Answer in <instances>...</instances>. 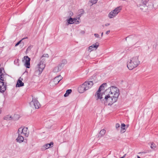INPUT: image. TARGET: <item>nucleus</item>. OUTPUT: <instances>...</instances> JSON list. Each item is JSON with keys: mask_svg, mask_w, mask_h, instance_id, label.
I'll list each match as a JSON object with an SVG mask.
<instances>
[{"mask_svg": "<svg viewBox=\"0 0 158 158\" xmlns=\"http://www.w3.org/2000/svg\"><path fill=\"white\" fill-rule=\"evenodd\" d=\"M138 56H135L129 60L127 63V67L130 70L136 67L140 64Z\"/></svg>", "mask_w": 158, "mask_h": 158, "instance_id": "obj_1", "label": "nucleus"}, {"mask_svg": "<svg viewBox=\"0 0 158 158\" xmlns=\"http://www.w3.org/2000/svg\"><path fill=\"white\" fill-rule=\"evenodd\" d=\"M44 57L48 58L49 57L48 55V54H44L40 58V63L38 64L37 69L36 70V72H38L39 74H41L45 67L44 61L45 59L44 58Z\"/></svg>", "mask_w": 158, "mask_h": 158, "instance_id": "obj_2", "label": "nucleus"}, {"mask_svg": "<svg viewBox=\"0 0 158 158\" xmlns=\"http://www.w3.org/2000/svg\"><path fill=\"white\" fill-rule=\"evenodd\" d=\"M105 96L104 99L103 100L105 105H111L114 103L116 102V101L113 100V98L110 97V95H109V93L107 94H104Z\"/></svg>", "mask_w": 158, "mask_h": 158, "instance_id": "obj_3", "label": "nucleus"}, {"mask_svg": "<svg viewBox=\"0 0 158 158\" xmlns=\"http://www.w3.org/2000/svg\"><path fill=\"white\" fill-rule=\"evenodd\" d=\"M122 10L120 6L117 7L114 10H112L108 14V16L110 19L115 17Z\"/></svg>", "mask_w": 158, "mask_h": 158, "instance_id": "obj_4", "label": "nucleus"}, {"mask_svg": "<svg viewBox=\"0 0 158 158\" xmlns=\"http://www.w3.org/2000/svg\"><path fill=\"white\" fill-rule=\"evenodd\" d=\"M32 97V100L29 103L30 106L33 108L39 109L40 105L37 100V98L33 97V96Z\"/></svg>", "mask_w": 158, "mask_h": 158, "instance_id": "obj_5", "label": "nucleus"}, {"mask_svg": "<svg viewBox=\"0 0 158 158\" xmlns=\"http://www.w3.org/2000/svg\"><path fill=\"white\" fill-rule=\"evenodd\" d=\"M118 93H119V91L118 88L112 86L106 90L104 93V94H107L108 93L109 94H115Z\"/></svg>", "mask_w": 158, "mask_h": 158, "instance_id": "obj_6", "label": "nucleus"}, {"mask_svg": "<svg viewBox=\"0 0 158 158\" xmlns=\"http://www.w3.org/2000/svg\"><path fill=\"white\" fill-rule=\"evenodd\" d=\"M18 134L23 135L24 136L27 137L29 135V131L28 130V128L27 127H24L19 128L18 131Z\"/></svg>", "mask_w": 158, "mask_h": 158, "instance_id": "obj_7", "label": "nucleus"}, {"mask_svg": "<svg viewBox=\"0 0 158 158\" xmlns=\"http://www.w3.org/2000/svg\"><path fill=\"white\" fill-rule=\"evenodd\" d=\"M62 79V77L60 75H58L50 83L52 84L53 85V84L56 85Z\"/></svg>", "mask_w": 158, "mask_h": 158, "instance_id": "obj_8", "label": "nucleus"}, {"mask_svg": "<svg viewBox=\"0 0 158 158\" xmlns=\"http://www.w3.org/2000/svg\"><path fill=\"white\" fill-rule=\"evenodd\" d=\"M6 85L5 84L3 81H0V92L4 93L6 90Z\"/></svg>", "mask_w": 158, "mask_h": 158, "instance_id": "obj_9", "label": "nucleus"}, {"mask_svg": "<svg viewBox=\"0 0 158 158\" xmlns=\"http://www.w3.org/2000/svg\"><path fill=\"white\" fill-rule=\"evenodd\" d=\"M84 84L86 90L91 88L93 85V83L92 81H85Z\"/></svg>", "mask_w": 158, "mask_h": 158, "instance_id": "obj_10", "label": "nucleus"}, {"mask_svg": "<svg viewBox=\"0 0 158 158\" xmlns=\"http://www.w3.org/2000/svg\"><path fill=\"white\" fill-rule=\"evenodd\" d=\"M24 59L25 60V66L28 68H30V58L28 56H25L24 57Z\"/></svg>", "mask_w": 158, "mask_h": 158, "instance_id": "obj_11", "label": "nucleus"}, {"mask_svg": "<svg viewBox=\"0 0 158 158\" xmlns=\"http://www.w3.org/2000/svg\"><path fill=\"white\" fill-rule=\"evenodd\" d=\"M15 118H18V119H19V115L17 114L15 115L14 116L13 118L10 115H7L4 117V119L7 120V121H9V120H11L12 119L13 120H16V119Z\"/></svg>", "mask_w": 158, "mask_h": 158, "instance_id": "obj_12", "label": "nucleus"}, {"mask_svg": "<svg viewBox=\"0 0 158 158\" xmlns=\"http://www.w3.org/2000/svg\"><path fill=\"white\" fill-rule=\"evenodd\" d=\"M99 45V43H96L95 44H93L89 47L88 51L91 52L94 50V49H96L98 47Z\"/></svg>", "mask_w": 158, "mask_h": 158, "instance_id": "obj_13", "label": "nucleus"}, {"mask_svg": "<svg viewBox=\"0 0 158 158\" xmlns=\"http://www.w3.org/2000/svg\"><path fill=\"white\" fill-rule=\"evenodd\" d=\"M64 63H61L59 64L58 66L55 67L53 70V72L54 73H57L59 72L62 67L64 66Z\"/></svg>", "mask_w": 158, "mask_h": 158, "instance_id": "obj_14", "label": "nucleus"}, {"mask_svg": "<svg viewBox=\"0 0 158 158\" xmlns=\"http://www.w3.org/2000/svg\"><path fill=\"white\" fill-rule=\"evenodd\" d=\"M53 143L52 142H51L49 143L46 144L43 146L41 148V150L42 151H44L51 147L52 145H53Z\"/></svg>", "mask_w": 158, "mask_h": 158, "instance_id": "obj_15", "label": "nucleus"}, {"mask_svg": "<svg viewBox=\"0 0 158 158\" xmlns=\"http://www.w3.org/2000/svg\"><path fill=\"white\" fill-rule=\"evenodd\" d=\"M110 97L113 98V100L117 101L118 99L120 93H116L115 94H109Z\"/></svg>", "mask_w": 158, "mask_h": 158, "instance_id": "obj_16", "label": "nucleus"}, {"mask_svg": "<svg viewBox=\"0 0 158 158\" xmlns=\"http://www.w3.org/2000/svg\"><path fill=\"white\" fill-rule=\"evenodd\" d=\"M101 87L99 88L98 91H97V92L96 93L97 95H95V96H97V100H98V99H101L102 98H103L102 96H103V95H104V93L102 94H101L100 93V92L102 90H101Z\"/></svg>", "mask_w": 158, "mask_h": 158, "instance_id": "obj_17", "label": "nucleus"}, {"mask_svg": "<svg viewBox=\"0 0 158 158\" xmlns=\"http://www.w3.org/2000/svg\"><path fill=\"white\" fill-rule=\"evenodd\" d=\"M78 90L79 92L81 93H83L85 91L87 90L84 83L78 87Z\"/></svg>", "mask_w": 158, "mask_h": 158, "instance_id": "obj_18", "label": "nucleus"}, {"mask_svg": "<svg viewBox=\"0 0 158 158\" xmlns=\"http://www.w3.org/2000/svg\"><path fill=\"white\" fill-rule=\"evenodd\" d=\"M18 134V137L16 139V140L17 142L21 143L23 142L24 141V139L23 137L21 135V134Z\"/></svg>", "mask_w": 158, "mask_h": 158, "instance_id": "obj_19", "label": "nucleus"}, {"mask_svg": "<svg viewBox=\"0 0 158 158\" xmlns=\"http://www.w3.org/2000/svg\"><path fill=\"white\" fill-rule=\"evenodd\" d=\"M21 79V78L20 77L19 79L18 80L16 85V87H20L24 85V83L21 80H20Z\"/></svg>", "mask_w": 158, "mask_h": 158, "instance_id": "obj_20", "label": "nucleus"}, {"mask_svg": "<svg viewBox=\"0 0 158 158\" xmlns=\"http://www.w3.org/2000/svg\"><path fill=\"white\" fill-rule=\"evenodd\" d=\"M77 19H72V18L70 17L69 19L67 20V22L69 24H71L74 23Z\"/></svg>", "mask_w": 158, "mask_h": 158, "instance_id": "obj_21", "label": "nucleus"}, {"mask_svg": "<svg viewBox=\"0 0 158 158\" xmlns=\"http://www.w3.org/2000/svg\"><path fill=\"white\" fill-rule=\"evenodd\" d=\"M106 130L104 129H102L101 130L98 136L100 137L102 136L105 135V133H106Z\"/></svg>", "mask_w": 158, "mask_h": 158, "instance_id": "obj_22", "label": "nucleus"}, {"mask_svg": "<svg viewBox=\"0 0 158 158\" xmlns=\"http://www.w3.org/2000/svg\"><path fill=\"white\" fill-rule=\"evenodd\" d=\"M125 125L124 123H122L121 124V132L122 133H123L126 130L125 127Z\"/></svg>", "mask_w": 158, "mask_h": 158, "instance_id": "obj_23", "label": "nucleus"}, {"mask_svg": "<svg viewBox=\"0 0 158 158\" xmlns=\"http://www.w3.org/2000/svg\"><path fill=\"white\" fill-rule=\"evenodd\" d=\"M72 91V90L71 89H69L67 90L66 91V93L64 94V97H67L70 94Z\"/></svg>", "mask_w": 158, "mask_h": 158, "instance_id": "obj_24", "label": "nucleus"}, {"mask_svg": "<svg viewBox=\"0 0 158 158\" xmlns=\"http://www.w3.org/2000/svg\"><path fill=\"white\" fill-rule=\"evenodd\" d=\"M27 37H26V38H23V39H22L21 40H20L15 45V46H18L19 44H21L22 43V46H23V45H24V43L23 42H22V40H23L24 39H27Z\"/></svg>", "mask_w": 158, "mask_h": 158, "instance_id": "obj_25", "label": "nucleus"}, {"mask_svg": "<svg viewBox=\"0 0 158 158\" xmlns=\"http://www.w3.org/2000/svg\"><path fill=\"white\" fill-rule=\"evenodd\" d=\"M148 0H142L143 5H140L141 6L145 7Z\"/></svg>", "mask_w": 158, "mask_h": 158, "instance_id": "obj_26", "label": "nucleus"}, {"mask_svg": "<svg viewBox=\"0 0 158 158\" xmlns=\"http://www.w3.org/2000/svg\"><path fill=\"white\" fill-rule=\"evenodd\" d=\"M150 147L152 149H154L156 147V145L154 143H151Z\"/></svg>", "mask_w": 158, "mask_h": 158, "instance_id": "obj_27", "label": "nucleus"}, {"mask_svg": "<svg viewBox=\"0 0 158 158\" xmlns=\"http://www.w3.org/2000/svg\"><path fill=\"white\" fill-rule=\"evenodd\" d=\"M106 83H103V84H102L99 87H101V90H102V89H104V85H106Z\"/></svg>", "mask_w": 158, "mask_h": 158, "instance_id": "obj_28", "label": "nucleus"}, {"mask_svg": "<svg viewBox=\"0 0 158 158\" xmlns=\"http://www.w3.org/2000/svg\"><path fill=\"white\" fill-rule=\"evenodd\" d=\"M98 0H91V2L92 3V4H95L97 3Z\"/></svg>", "mask_w": 158, "mask_h": 158, "instance_id": "obj_29", "label": "nucleus"}, {"mask_svg": "<svg viewBox=\"0 0 158 158\" xmlns=\"http://www.w3.org/2000/svg\"><path fill=\"white\" fill-rule=\"evenodd\" d=\"M4 74L2 73V69H0V76H4Z\"/></svg>", "mask_w": 158, "mask_h": 158, "instance_id": "obj_30", "label": "nucleus"}, {"mask_svg": "<svg viewBox=\"0 0 158 158\" xmlns=\"http://www.w3.org/2000/svg\"><path fill=\"white\" fill-rule=\"evenodd\" d=\"M120 127V124L118 123H117L115 125V127L116 129H118V128H119Z\"/></svg>", "mask_w": 158, "mask_h": 158, "instance_id": "obj_31", "label": "nucleus"}, {"mask_svg": "<svg viewBox=\"0 0 158 158\" xmlns=\"http://www.w3.org/2000/svg\"><path fill=\"white\" fill-rule=\"evenodd\" d=\"M132 37H134L133 38H134V40H136L137 39V37L136 36H129V37H127L126 38V40H127V38L130 37V38H131Z\"/></svg>", "mask_w": 158, "mask_h": 158, "instance_id": "obj_32", "label": "nucleus"}, {"mask_svg": "<svg viewBox=\"0 0 158 158\" xmlns=\"http://www.w3.org/2000/svg\"><path fill=\"white\" fill-rule=\"evenodd\" d=\"M3 76H0V80L2 81H4V78L3 77Z\"/></svg>", "mask_w": 158, "mask_h": 158, "instance_id": "obj_33", "label": "nucleus"}, {"mask_svg": "<svg viewBox=\"0 0 158 158\" xmlns=\"http://www.w3.org/2000/svg\"><path fill=\"white\" fill-rule=\"evenodd\" d=\"M95 36L97 38L99 37V35L97 33H95L94 34Z\"/></svg>", "mask_w": 158, "mask_h": 158, "instance_id": "obj_34", "label": "nucleus"}, {"mask_svg": "<svg viewBox=\"0 0 158 158\" xmlns=\"http://www.w3.org/2000/svg\"><path fill=\"white\" fill-rule=\"evenodd\" d=\"M69 16H72L73 15V13L71 11L69 12Z\"/></svg>", "mask_w": 158, "mask_h": 158, "instance_id": "obj_35", "label": "nucleus"}, {"mask_svg": "<svg viewBox=\"0 0 158 158\" xmlns=\"http://www.w3.org/2000/svg\"><path fill=\"white\" fill-rule=\"evenodd\" d=\"M110 30L106 32V35H108V34H109L110 33Z\"/></svg>", "mask_w": 158, "mask_h": 158, "instance_id": "obj_36", "label": "nucleus"}, {"mask_svg": "<svg viewBox=\"0 0 158 158\" xmlns=\"http://www.w3.org/2000/svg\"><path fill=\"white\" fill-rule=\"evenodd\" d=\"M110 25V24L109 23H106V24L105 25L106 26H108L109 25Z\"/></svg>", "mask_w": 158, "mask_h": 158, "instance_id": "obj_37", "label": "nucleus"}, {"mask_svg": "<svg viewBox=\"0 0 158 158\" xmlns=\"http://www.w3.org/2000/svg\"><path fill=\"white\" fill-rule=\"evenodd\" d=\"M126 155V154H125L123 156L121 157H120L119 158H124L125 157Z\"/></svg>", "mask_w": 158, "mask_h": 158, "instance_id": "obj_38", "label": "nucleus"}, {"mask_svg": "<svg viewBox=\"0 0 158 158\" xmlns=\"http://www.w3.org/2000/svg\"><path fill=\"white\" fill-rule=\"evenodd\" d=\"M31 47L30 46L27 49V50H30L31 49Z\"/></svg>", "mask_w": 158, "mask_h": 158, "instance_id": "obj_39", "label": "nucleus"}, {"mask_svg": "<svg viewBox=\"0 0 158 158\" xmlns=\"http://www.w3.org/2000/svg\"><path fill=\"white\" fill-rule=\"evenodd\" d=\"M81 33L83 34H84L85 33V32L83 31H81Z\"/></svg>", "mask_w": 158, "mask_h": 158, "instance_id": "obj_40", "label": "nucleus"}, {"mask_svg": "<svg viewBox=\"0 0 158 158\" xmlns=\"http://www.w3.org/2000/svg\"><path fill=\"white\" fill-rule=\"evenodd\" d=\"M103 32H102L101 34V36L102 37L103 36Z\"/></svg>", "mask_w": 158, "mask_h": 158, "instance_id": "obj_41", "label": "nucleus"}, {"mask_svg": "<svg viewBox=\"0 0 158 158\" xmlns=\"http://www.w3.org/2000/svg\"><path fill=\"white\" fill-rule=\"evenodd\" d=\"M137 157L138 158H140V157L138 156H137Z\"/></svg>", "mask_w": 158, "mask_h": 158, "instance_id": "obj_42", "label": "nucleus"}, {"mask_svg": "<svg viewBox=\"0 0 158 158\" xmlns=\"http://www.w3.org/2000/svg\"><path fill=\"white\" fill-rule=\"evenodd\" d=\"M64 62H66V60H64Z\"/></svg>", "mask_w": 158, "mask_h": 158, "instance_id": "obj_43", "label": "nucleus"}, {"mask_svg": "<svg viewBox=\"0 0 158 158\" xmlns=\"http://www.w3.org/2000/svg\"><path fill=\"white\" fill-rule=\"evenodd\" d=\"M140 9H142V10H143V8H142V7H140Z\"/></svg>", "mask_w": 158, "mask_h": 158, "instance_id": "obj_44", "label": "nucleus"}, {"mask_svg": "<svg viewBox=\"0 0 158 158\" xmlns=\"http://www.w3.org/2000/svg\"><path fill=\"white\" fill-rule=\"evenodd\" d=\"M104 25H102V27H104Z\"/></svg>", "mask_w": 158, "mask_h": 158, "instance_id": "obj_45", "label": "nucleus"}, {"mask_svg": "<svg viewBox=\"0 0 158 158\" xmlns=\"http://www.w3.org/2000/svg\"><path fill=\"white\" fill-rule=\"evenodd\" d=\"M1 111L0 110V113H1Z\"/></svg>", "mask_w": 158, "mask_h": 158, "instance_id": "obj_46", "label": "nucleus"}]
</instances>
